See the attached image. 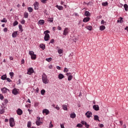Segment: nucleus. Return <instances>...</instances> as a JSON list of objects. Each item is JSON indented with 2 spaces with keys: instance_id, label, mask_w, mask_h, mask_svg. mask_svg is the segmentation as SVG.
Segmentation results:
<instances>
[{
  "instance_id": "9",
  "label": "nucleus",
  "mask_w": 128,
  "mask_h": 128,
  "mask_svg": "<svg viewBox=\"0 0 128 128\" xmlns=\"http://www.w3.org/2000/svg\"><path fill=\"white\" fill-rule=\"evenodd\" d=\"M50 34H46L44 37V40L46 42H48V40H50Z\"/></svg>"
},
{
  "instance_id": "42",
  "label": "nucleus",
  "mask_w": 128,
  "mask_h": 128,
  "mask_svg": "<svg viewBox=\"0 0 128 128\" xmlns=\"http://www.w3.org/2000/svg\"><path fill=\"white\" fill-rule=\"evenodd\" d=\"M87 30H92V26H88L86 27Z\"/></svg>"
},
{
  "instance_id": "52",
  "label": "nucleus",
  "mask_w": 128,
  "mask_h": 128,
  "mask_svg": "<svg viewBox=\"0 0 128 128\" xmlns=\"http://www.w3.org/2000/svg\"><path fill=\"white\" fill-rule=\"evenodd\" d=\"M46 0H41V2H42V4H46Z\"/></svg>"
},
{
  "instance_id": "15",
  "label": "nucleus",
  "mask_w": 128,
  "mask_h": 128,
  "mask_svg": "<svg viewBox=\"0 0 128 128\" xmlns=\"http://www.w3.org/2000/svg\"><path fill=\"white\" fill-rule=\"evenodd\" d=\"M64 78V74H60L58 75V78H59V80H62Z\"/></svg>"
},
{
  "instance_id": "33",
  "label": "nucleus",
  "mask_w": 128,
  "mask_h": 128,
  "mask_svg": "<svg viewBox=\"0 0 128 128\" xmlns=\"http://www.w3.org/2000/svg\"><path fill=\"white\" fill-rule=\"evenodd\" d=\"M94 120H98V115H95L94 116Z\"/></svg>"
},
{
  "instance_id": "8",
  "label": "nucleus",
  "mask_w": 128,
  "mask_h": 128,
  "mask_svg": "<svg viewBox=\"0 0 128 128\" xmlns=\"http://www.w3.org/2000/svg\"><path fill=\"white\" fill-rule=\"evenodd\" d=\"M1 90H2V92H3L4 94H6V92H10V90L6 88L5 87L2 88Z\"/></svg>"
},
{
  "instance_id": "2",
  "label": "nucleus",
  "mask_w": 128,
  "mask_h": 128,
  "mask_svg": "<svg viewBox=\"0 0 128 128\" xmlns=\"http://www.w3.org/2000/svg\"><path fill=\"white\" fill-rule=\"evenodd\" d=\"M29 54L31 56L32 60H36V55L34 54L33 51H29Z\"/></svg>"
},
{
  "instance_id": "31",
  "label": "nucleus",
  "mask_w": 128,
  "mask_h": 128,
  "mask_svg": "<svg viewBox=\"0 0 128 128\" xmlns=\"http://www.w3.org/2000/svg\"><path fill=\"white\" fill-rule=\"evenodd\" d=\"M24 17L25 18H28V13L26 12L24 14Z\"/></svg>"
},
{
  "instance_id": "22",
  "label": "nucleus",
  "mask_w": 128,
  "mask_h": 128,
  "mask_svg": "<svg viewBox=\"0 0 128 128\" xmlns=\"http://www.w3.org/2000/svg\"><path fill=\"white\" fill-rule=\"evenodd\" d=\"M76 116V114H74V112L71 114L70 115V117L71 118H74Z\"/></svg>"
},
{
  "instance_id": "24",
  "label": "nucleus",
  "mask_w": 128,
  "mask_h": 128,
  "mask_svg": "<svg viewBox=\"0 0 128 128\" xmlns=\"http://www.w3.org/2000/svg\"><path fill=\"white\" fill-rule=\"evenodd\" d=\"M108 2H102V6H108Z\"/></svg>"
},
{
  "instance_id": "54",
  "label": "nucleus",
  "mask_w": 128,
  "mask_h": 128,
  "mask_svg": "<svg viewBox=\"0 0 128 128\" xmlns=\"http://www.w3.org/2000/svg\"><path fill=\"white\" fill-rule=\"evenodd\" d=\"M6 80L7 82H12V80H10V78H6Z\"/></svg>"
},
{
  "instance_id": "34",
  "label": "nucleus",
  "mask_w": 128,
  "mask_h": 128,
  "mask_svg": "<svg viewBox=\"0 0 128 128\" xmlns=\"http://www.w3.org/2000/svg\"><path fill=\"white\" fill-rule=\"evenodd\" d=\"M18 22L16 20L14 21V22L13 23L14 26H18Z\"/></svg>"
},
{
  "instance_id": "64",
  "label": "nucleus",
  "mask_w": 128,
  "mask_h": 128,
  "mask_svg": "<svg viewBox=\"0 0 128 128\" xmlns=\"http://www.w3.org/2000/svg\"><path fill=\"white\" fill-rule=\"evenodd\" d=\"M48 68L50 70H52V65H50L48 66Z\"/></svg>"
},
{
  "instance_id": "51",
  "label": "nucleus",
  "mask_w": 128,
  "mask_h": 128,
  "mask_svg": "<svg viewBox=\"0 0 128 128\" xmlns=\"http://www.w3.org/2000/svg\"><path fill=\"white\" fill-rule=\"evenodd\" d=\"M4 102L5 104H8V99H4Z\"/></svg>"
},
{
  "instance_id": "55",
  "label": "nucleus",
  "mask_w": 128,
  "mask_h": 128,
  "mask_svg": "<svg viewBox=\"0 0 128 128\" xmlns=\"http://www.w3.org/2000/svg\"><path fill=\"white\" fill-rule=\"evenodd\" d=\"M60 126L61 128H64V124H60Z\"/></svg>"
},
{
  "instance_id": "39",
  "label": "nucleus",
  "mask_w": 128,
  "mask_h": 128,
  "mask_svg": "<svg viewBox=\"0 0 128 128\" xmlns=\"http://www.w3.org/2000/svg\"><path fill=\"white\" fill-rule=\"evenodd\" d=\"M44 94H46V90H41V94H42V96H44Z\"/></svg>"
},
{
  "instance_id": "45",
  "label": "nucleus",
  "mask_w": 128,
  "mask_h": 128,
  "mask_svg": "<svg viewBox=\"0 0 128 128\" xmlns=\"http://www.w3.org/2000/svg\"><path fill=\"white\" fill-rule=\"evenodd\" d=\"M64 72H68V69L66 68H64Z\"/></svg>"
},
{
  "instance_id": "29",
  "label": "nucleus",
  "mask_w": 128,
  "mask_h": 128,
  "mask_svg": "<svg viewBox=\"0 0 128 128\" xmlns=\"http://www.w3.org/2000/svg\"><path fill=\"white\" fill-rule=\"evenodd\" d=\"M1 78L3 80H6V75L4 74L2 76Z\"/></svg>"
},
{
  "instance_id": "56",
  "label": "nucleus",
  "mask_w": 128,
  "mask_h": 128,
  "mask_svg": "<svg viewBox=\"0 0 128 128\" xmlns=\"http://www.w3.org/2000/svg\"><path fill=\"white\" fill-rule=\"evenodd\" d=\"M82 124H86V122H84V121H82Z\"/></svg>"
},
{
  "instance_id": "10",
  "label": "nucleus",
  "mask_w": 128,
  "mask_h": 128,
  "mask_svg": "<svg viewBox=\"0 0 128 128\" xmlns=\"http://www.w3.org/2000/svg\"><path fill=\"white\" fill-rule=\"evenodd\" d=\"M93 108L96 111L100 110V106H98V105H94Z\"/></svg>"
},
{
  "instance_id": "25",
  "label": "nucleus",
  "mask_w": 128,
  "mask_h": 128,
  "mask_svg": "<svg viewBox=\"0 0 128 128\" xmlns=\"http://www.w3.org/2000/svg\"><path fill=\"white\" fill-rule=\"evenodd\" d=\"M18 28L19 30H20V32H24V29H22V24H19Z\"/></svg>"
},
{
  "instance_id": "16",
  "label": "nucleus",
  "mask_w": 128,
  "mask_h": 128,
  "mask_svg": "<svg viewBox=\"0 0 128 128\" xmlns=\"http://www.w3.org/2000/svg\"><path fill=\"white\" fill-rule=\"evenodd\" d=\"M90 20V18L89 17L85 18L83 19L84 22H89Z\"/></svg>"
},
{
  "instance_id": "23",
  "label": "nucleus",
  "mask_w": 128,
  "mask_h": 128,
  "mask_svg": "<svg viewBox=\"0 0 128 128\" xmlns=\"http://www.w3.org/2000/svg\"><path fill=\"white\" fill-rule=\"evenodd\" d=\"M100 30H106V26H100Z\"/></svg>"
},
{
  "instance_id": "58",
  "label": "nucleus",
  "mask_w": 128,
  "mask_h": 128,
  "mask_svg": "<svg viewBox=\"0 0 128 128\" xmlns=\"http://www.w3.org/2000/svg\"><path fill=\"white\" fill-rule=\"evenodd\" d=\"M53 126H54V125H52V122H50L49 128H52Z\"/></svg>"
},
{
  "instance_id": "4",
  "label": "nucleus",
  "mask_w": 128,
  "mask_h": 128,
  "mask_svg": "<svg viewBox=\"0 0 128 128\" xmlns=\"http://www.w3.org/2000/svg\"><path fill=\"white\" fill-rule=\"evenodd\" d=\"M19 90L18 88H14L13 89L12 91V94H14V96H16V94H18V92H19Z\"/></svg>"
},
{
  "instance_id": "40",
  "label": "nucleus",
  "mask_w": 128,
  "mask_h": 128,
  "mask_svg": "<svg viewBox=\"0 0 128 128\" xmlns=\"http://www.w3.org/2000/svg\"><path fill=\"white\" fill-rule=\"evenodd\" d=\"M52 58H47L46 59V62H52Z\"/></svg>"
},
{
  "instance_id": "57",
  "label": "nucleus",
  "mask_w": 128,
  "mask_h": 128,
  "mask_svg": "<svg viewBox=\"0 0 128 128\" xmlns=\"http://www.w3.org/2000/svg\"><path fill=\"white\" fill-rule=\"evenodd\" d=\"M4 32H8V28H4Z\"/></svg>"
},
{
  "instance_id": "28",
  "label": "nucleus",
  "mask_w": 128,
  "mask_h": 128,
  "mask_svg": "<svg viewBox=\"0 0 128 128\" xmlns=\"http://www.w3.org/2000/svg\"><path fill=\"white\" fill-rule=\"evenodd\" d=\"M48 22H54V18H48L47 20Z\"/></svg>"
},
{
  "instance_id": "37",
  "label": "nucleus",
  "mask_w": 128,
  "mask_h": 128,
  "mask_svg": "<svg viewBox=\"0 0 128 128\" xmlns=\"http://www.w3.org/2000/svg\"><path fill=\"white\" fill-rule=\"evenodd\" d=\"M40 48H42V50H44L45 46L44 45V44H40Z\"/></svg>"
},
{
  "instance_id": "46",
  "label": "nucleus",
  "mask_w": 128,
  "mask_h": 128,
  "mask_svg": "<svg viewBox=\"0 0 128 128\" xmlns=\"http://www.w3.org/2000/svg\"><path fill=\"white\" fill-rule=\"evenodd\" d=\"M22 24H26V20L22 19V20L21 21Z\"/></svg>"
},
{
  "instance_id": "62",
  "label": "nucleus",
  "mask_w": 128,
  "mask_h": 128,
  "mask_svg": "<svg viewBox=\"0 0 128 128\" xmlns=\"http://www.w3.org/2000/svg\"><path fill=\"white\" fill-rule=\"evenodd\" d=\"M55 108H56V110H59L60 107H58V106L57 105L55 107Z\"/></svg>"
},
{
  "instance_id": "1",
  "label": "nucleus",
  "mask_w": 128,
  "mask_h": 128,
  "mask_svg": "<svg viewBox=\"0 0 128 128\" xmlns=\"http://www.w3.org/2000/svg\"><path fill=\"white\" fill-rule=\"evenodd\" d=\"M42 80L44 84H48V76L46 74H43L42 76Z\"/></svg>"
},
{
  "instance_id": "60",
  "label": "nucleus",
  "mask_w": 128,
  "mask_h": 128,
  "mask_svg": "<svg viewBox=\"0 0 128 128\" xmlns=\"http://www.w3.org/2000/svg\"><path fill=\"white\" fill-rule=\"evenodd\" d=\"M22 64H24V60L22 59L21 61Z\"/></svg>"
},
{
  "instance_id": "17",
  "label": "nucleus",
  "mask_w": 128,
  "mask_h": 128,
  "mask_svg": "<svg viewBox=\"0 0 128 128\" xmlns=\"http://www.w3.org/2000/svg\"><path fill=\"white\" fill-rule=\"evenodd\" d=\"M56 6L58 8V10H64V7L62 6L56 5Z\"/></svg>"
},
{
  "instance_id": "49",
  "label": "nucleus",
  "mask_w": 128,
  "mask_h": 128,
  "mask_svg": "<svg viewBox=\"0 0 128 128\" xmlns=\"http://www.w3.org/2000/svg\"><path fill=\"white\" fill-rule=\"evenodd\" d=\"M0 99L1 100H4V96H2V94H0Z\"/></svg>"
},
{
  "instance_id": "21",
  "label": "nucleus",
  "mask_w": 128,
  "mask_h": 128,
  "mask_svg": "<svg viewBox=\"0 0 128 128\" xmlns=\"http://www.w3.org/2000/svg\"><path fill=\"white\" fill-rule=\"evenodd\" d=\"M84 16H90V13L88 11H86L84 13Z\"/></svg>"
},
{
  "instance_id": "35",
  "label": "nucleus",
  "mask_w": 128,
  "mask_h": 128,
  "mask_svg": "<svg viewBox=\"0 0 128 128\" xmlns=\"http://www.w3.org/2000/svg\"><path fill=\"white\" fill-rule=\"evenodd\" d=\"M1 22H8V20L6 18H4L3 20H1Z\"/></svg>"
},
{
  "instance_id": "61",
  "label": "nucleus",
  "mask_w": 128,
  "mask_h": 128,
  "mask_svg": "<svg viewBox=\"0 0 128 128\" xmlns=\"http://www.w3.org/2000/svg\"><path fill=\"white\" fill-rule=\"evenodd\" d=\"M58 30H62V27L58 26Z\"/></svg>"
},
{
  "instance_id": "50",
  "label": "nucleus",
  "mask_w": 128,
  "mask_h": 128,
  "mask_svg": "<svg viewBox=\"0 0 128 128\" xmlns=\"http://www.w3.org/2000/svg\"><path fill=\"white\" fill-rule=\"evenodd\" d=\"M54 40L52 39V40H50V42H49V44H54Z\"/></svg>"
},
{
  "instance_id": "41",
  "label": "nucleus",
  "mask_w": 128,
  "mask_h": 128,
  "mask_svg": "<svg viewBox=\"0 0 128 128\" xmlns=\"http://www.w3.org/2000/svg\"><path fill=\"white\" fill-rule=\"evenodd\" d=\"M72 80V76L70 75L68 76V80Z\"/></svg>"
},
{
  "instance_id": "20",
  "label": "nucleus",
  "mask_w": 128,
  "mask_h": 128,
  "mask_svg": "<svg viewBox=\"0 0 128 128\" xmlns=\"http://www.w3.org/2000/svg\"><path fill=\"white\" fill-rule=\"evenodd\" d=\"M122 20V17H120L119 19L117 20V22H120V24H122V22H124V20Z\"/></svg>"
},
{
  "instance_id": "11",
  "label": "nucleus",
  "mask_w": 128,
  "mask_h": 128,
  "mask_svg": "<svg viewBox=\"0 0 128 128\" xmlns=\"http://www.w3.org/2000/svg\"><path fill=\"white\" fill-rule=\"evenodd\" d=\"M16 112L18 114L19 116H22V110L20 108L18 109Z\"/></svg>"
},
{
  "instance_id": "13",
  "label": "nucleus",
  "mask_w": 128,
  "mask_h": 128,
  "mask_svg": "<svg viewBox=\"0 0 128 128\" xmlns=\"http://www.w3.org/2000/svg\"><path fill=\"white\" fill-rule=\"evenodd\" d=\"M34 10H38V2H36L34 4Z\"/></svg>"
},
{
  "instance_id": "5",
  "label": "nucleus",
  "mask_w": 128,
  "mask_h": 128,
  "mask_svg": "<svg viewBox=\"0 0 128 128\" xmlns=\"http://www.w3.org/2000/svg\"><path fill=\"white\" fill-rule=\"evenodd\" d=\"M66 34H68V28H64L63 32V36H66Z\"/></svg>"
},
{
  "instance_id": "26",
  "label": "nucleus",
  "mask_w": 128,
  "mask_h": 128,
  "mask_svg": "<svg viewBox=\"0 0 128 128\" xmlns=\"http://www.w3.org/2000/svg\"><path fill=\"white\" fill-rule=\"evenodd\" d=\"M4 107L2 106V109L0 110V114H4Z\"/></svg>"
},
{
  "instance_id": "32",
  "label": "nucleus",
  "mask_w": 128,
  "mask_h": 128,
  "mask_svg": "<svg viewBox=\"0 0 128 128\" xmlns=\"http://www.w3.org/2000/svg\"><path fill=\"white\" fill-rule=\"evenodd\" d=\"M62 108L64 110H68V107L66 106V105H63Z\"/></svg>"
},
{
  "instance_id": "43",
  "label": "nucleus",
  "mask_w": 128,
  "mask_h": 128,
  "mask_svg": "<svg viewBox=\"0 0 128 128\" xmlns=\"http://www.w3.org/2000/svg\"><path fill=\"white\" fill-rule=\"evenodd\" d=\"M32 126V122H28L27 126L28 128H30Z\"/></svg>"
},
{
  "instance_id": "47",
  "label": "nucleus",
  "mask_w": 128,
  "mask_h": 128,
  "mask_svg": "<svg viewBox=\"0 0 128 128\" xmlns=\"http://www.w3.org/2000/svg\"><path fill=\"white\" fill-rule=\"evenodd\" d=\"M76 126L78 128H82V125L80 124H78L76 125Z\"/></svg>"
},
{
  "instance_id": "19",
  "label": "nucleus",
  "mask_w": 128,
  "mask_h": 128,
  "mask_svg": "<svg viewBox=\"0 0 128 128\" xmlns=\"http://www.w3.org/2000/svg\"><path fill=\"white\" fill-rule=\"evenodd\" d=\"M16 36H18V32H14L12 34V38H16Z\"/></svg>"
},
{
  "instance_id": "48",
  "label": "nucleus",
  "mask_w": 128,
  "mask_h": 128,
  "mask_svg": "<svg viewBox=\"0 0 128 128\" xmlns=\"http://www.w3.org/2000/svg\"><path fill=\"white\" fill-rule=\"evenodd\" d=\"M10 76H11V78H12V76H14V72H10Z\"/></svg>"
},
{
  "instance_id": "44",
  "label": "nucleus",
  "mask_w": 128,
  "mask_h": 128,
  "mask_svg": "<svg viewBox=\"0 0 128 128\" xmlns=\"http://www.w3.org/2000/svg\"><path fill=\"white\" fill-rule=\"evenodd\" d=\"M48 34H50V31L48 30H47L44 32V34L45 35Z\"/></svg>"
},
{
  "instance_id": "18",
  "label": "nucleus",
  "mask_w": 128,
  "mask_h": 128,
  "mask_svg": "<svg viewBox=\"0 0 128 128\" xmlns=\"http://www.w3.org/2000/svg\"><path fill=\"white\" fill-rule=\"evenodd\" d=\"M58 53L59 54H60L64 52V49L62 48H59L58 50Z\"/></svg>"
},
{
  "instance_id": "30",
  "label": "nucleus",
  "mask_w": 128,
  "mask_h": 128,
  "mask_svg": "<svg viewBox=\"0 0 128 128\" xmlns=\"http://www.w3.org/2000/svg\"><path fill=\"white\" fill-rule=\"evenodd\" d=\"M88 6H92V4H94V2H89L87 4Z\"/></svg>"
},
{
  "instance_id": "7",
  "label": "nucleus",
  "mask_w": 128,
  "mask_h": 128,
  "mask_svg": "<svg viewBox=\"0 0 128 128\" xmlns=\"http://www.w3.org/2000/svg\"><path fill=\"white\" fill-rule=\"evenodd\" d=\"M85 114L88 118H90L92 116V113L90 111H88Z\"/></svg>"
},
{
  "instance_id": "27",
  "label": "nucleus",
  "mask_w": 128,
  "mask_h": 128,
  "mask_svg": "<svg viewBox=\"0 0 128 128\" xmlns=\"http://www.w3.org/2000/svg\"><path fill=\"white\" fill-rule=\"evenodd\" d=\"M124 8L126 12L128 10V6L126 4L124 5Z\"/></svg>"
},
{
  "instance_id": "14",
  "label": "nucleus",
  "mask_w": 128,
  "mask_h": 128,
  "mask_svg": "<svg viewBox=\"0 0 128 128\" xmlns=\"http://www.w3.org/2000/svg\"><path fill=\"white\" fill-rule=\"evenodd\" d=\"M38 24H40V26H42L44 24V20H40L38 22Z\"/></svg>"
},
{
  "instance_id": "53",
  "label": "nucleus",
  "mask_w": 128,
  "mask_h": 128,
  "mask_svg": "<svg viewBox=\"0 0 128 128\" xmlns=\"http://www.w3.org/2000/svg\"><path fill=\"white\" fill-rule=\"evenodd\" d=\"M106 24V22H104V20H102L101 21V24Z\"/></svg>"
},
{
  "instance_id": "63",
  "label": "nucleus",
  "mask_w": 128,
  "mask_h": 128,
  "mask_svg": "<svg viewBox=\"0 0 128 128\" xmlns=\"http://www.w3.org/2000/svg\"><path fill=\"white\" fill-rule=\"evenodd\" d=\"M70 74H71L70 72V73L68 72L66 74V76H70Z\"/></svg>"
},
{
  "instance_id": "36",
  "label": "nucleus",
  "mask_w": 128,
  "mask_h": 128,
  "mask_svg": "<svg viewBox=\"0 0 128 128\" xmlns=\"http://www.w3.org/2000/svg\"><path fill=\"white\" fill-rule=\"evenodd\" d=\"M28 10L29 12H32V8L31 7H28Z\"/></svg>"
},
{
  "instance_id": "6",
  "label": "nucleus",
  "mask_w": 128,
  "mask_h": 128,
  "mask_svg": "<svg viewBox=\"0 0 128 128\" xmlns=\"http://www.w3.org/2000/svg\"><path fill=\"white\" fill-rule=\"evenodd\" d=\"M34 69L32 68H30L28 70L27 74H28L30 75V74H34Z\"/></svg>"
},
{
  "instance_id": "38",
  "label": "nucleus",
  "mask_w": 128,
  "mask_h": 128,
  "mask_svg": "<svg viewBox=\"0 0 128 128\" xmlns=\"http://www.w3.org/2000/svg\"><path fill=\"white\" fill-rule=\"evenodd\" d=\"M36 126H40V124H42V122H40V121H36Z\"/></svg>"
},
{
  "instance_id": "12",
  "label": "nucleus",
  "mask_w": 128,
  "mask_h": 128,
  "mask_svg": "<svg viewBox=\"0 0 128 128\" xmlns=\"http://www.w3.org/2000/svg\"><path fill=\"white\" fill-rule=\"evenodd\" d=\"M42 114H46V115L50 114V111L48 109H44L42 110Z\"/></svg>"
},
{
  "instance_id": "59",
  "label": "nucleus",
  "mask_w": 128,
  "mask_h": 128,
  "mask_svg": "<svg viewBox=\"0 0 128 128\" xmlns=\"http://www.w3.org/2000/svg\"><path fill=\"white\" fill-rule=\"evenodd\" d=\"M85 126L86 128H88L90 127V125L88 124V123H86V124H85Z\"/></svg>"
},
{
  "instance_id": "3",
  "label": "nucleus",
  "mask_w": 128,
  "mask_h": 128,
  "mask_svg": "<svg viewBox=\"0 0 128 128\" xmlns=\"http://www.w3.org/2000/svg\"><path fill=\"white\" fill-rule=\"evenodd\" d=\"M9 122L10 126H11V128H12L14 126V118H10V119Z\"/></svg>"
}]
</instances>
